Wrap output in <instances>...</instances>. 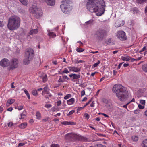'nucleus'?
Returning a JSON list of instances; mask_svg holds the SVG:
<instances>
[{
	"mask_svg": "<svg viewBox=\"0 0 147 147\" xmlns=\"http://www.w3.org/2000/svg\"><path fill=\"white\" fill-rule=\"evenodd\" d=\"M38 32V30L36 29H34L31 30L30 32V34L31 35H33L34 34H37Z\"/></svg>",
	"mask_w": 147,
	"mask_h": 147,
	"instance_id": "obj_21",
	"label": "nucleus"
},
{
	"mask_svg": "<svg viewBox=\"0 0 147 147\" xmlns=\"http://www.w3.org/2000/svg\"><path fill=\"white\" fill-rule=\"evenodd\" d=\"M69 76L71 78H72V79L71 80L73 82H75L74 80H77L80 78V74H71L69 75Z\"/></svg>",
	"mask_w": 147,
	"mask_h": 147,
	"instance_id": "obj_14",
	"label": "nucleus"
},
{
	"mask_svg": "<svg viewBox=\"0 0 147 147\" xmlns=\"http://www.w3.org/2000/svg\"><path fill=\"white\" fill-rule=\"evenodd\" d=\"M65 80L64 79L63 77H61V76H59V78L58 80V82H65Z\"/></svg>",
	"mask_w": 147,
	"mask_h": 147,
	"instance_id": "obj_30",
	"label": "nucleus"
},
{
	"mask_svg": "<svg viewBox=\"0 0 147 147\" xmlns=\"http://www.w3.org/2000/svg\"><path fill=\"white\" fill-rule=\"evenodd\" d=\"M60 8L62 12L66 14H69L72 9L71 6L72 2L71 0H63Z\"/></svg>",
	"mask_w": 147,
	"mask_h": 147,
	"instance_id": "obj_4",
	"label": "nucleus"
},
{
	"mask_svg": "<svg viewBox=\"0 0 147 147\" xmlns=\"http://www.w3.org/2000/svg\"><path fill=\"white\" fill-rule=\"evenodd\" d=\"M137 2L140 4H142L146 3L147 0H137Z\"/></svg>",
	"mask_w": 147,
	"mask_h": 147,
	"instance_id": "obj_25",
	"label": "nucleus"
},
{
	"mask_svg": "<svg viewBox=\"0 0 147 147\" xmlns=\"http://www.w3.org/2000/svg\"><path fill=\"white\" fill-rule=\"evenodd\" d=\"M138 107L140 109H143L144 107V106L141 105V104H139L138 105Z\"/></svg>",
	"mask_w": 147,
	"mask_h": 147,
	"instance_id": "obj_44",
	"label": "nucleus"
},
{
	"mask_svg": "<svg viewBox=\"0 0 147 147\" xmlns=\"http://www.w3.org/2000/svg\"><path fill=\"white\" fill-rule=\"evenodd\" d=\"M27 125V123L26 122L20 124L19 126L20 128L21 129H24L25 128Z\"/></svg>",
	"mask_w": 147,
	"mask_h": 147,
	"instance_id": "obj_20",
	"label": "nucleus"
},
{
	"mask_svg": "<svg viewBox=\"0 0 147 147\" xmlns=\"http://www.w3.org/2000/svg\"><path fill=\"white\" fill-rule=\"evenodd\" d=\"M94 20L92 19H91L89 21L86 22L85 24L87 25H90L92 24Z\"/></svg>",
	"mask_w": 147,
	"mask_h": 147,
	"instance_id": "obj_26",
	"label": "nucleus"
},
{
	"mask_svg": "<svg viewBox=\"0 0 147 147\" xmlns=\"http://www.w3.org/2000/svg\"><path fill=\"white\" fill-rule=\"evenodd\" d=\"M74 63L75 64H78L79 63H84L85 62V61L83 60H75L74 61Z\"/></svg>",
	"mask_w": 147,
	"mask_h": 147,
	"instance_id": "obj_37",
	"label": "nucleus"
},
{
	"mask_svg": "<svg viewBox=\"0 0 147 147\" xmlns=\"http://www.w3.org/2000/svg\"><path fill=\"white\" fill-rule=\"evenodd\" d=\"M3 25V22L0 21V26L1 27H3L4 26Z\"/></svg>",
	"mask_w": 147,
	"mask_h": 147,
	"instance_id": "obj_58",
	"label": "nucleus"
},
{
	"mask_svg": "<svg viewBox=\"0 0 147 147\" xmlns=\"http://www.w3.org/2000/svg\"><path fill=\"white\" fill-rule=\"evenodd\" d=\"M138 9L137 8H135L133 9V12L135 13H138Z\"/></svg>",
	"mask_w": 147,
	"mask_h": 147,
	"instance_id": "obj_53",
	"label": "nucleus"
},
{
	"mask_svg": "<svg viewBox=\"0 0 147 147\" xmlns=\"http://www.w3.org/2000/svg\"><path fill=\"white\" fill-rule=\"evenodd\" d=\"M85 92L84 90H83L81 91V96H82L84 95L85 94Z\"/></svg>",
	"mask_w": 147,
	"mask_h": 147,
	"instance_id": "obj_52",
	"label": "nucleus"
},
{
	"mask_svg": "<svg viewBox=\"0 0 147 147\" xmlns=\"http://www.w3.org/2000/svg\"><path fill=\"white\" fill-rule=\"evenodd\" d=\"M9 65V60L6 58H4L0 62V65L3 67L8 66Z\"/></svg>",
	"mask_w": 147,
	"mask_h": 147,
	"instance_id": "obj_10",
	"label": "nucleus"
},
{
	"mask_svg": "<svg viewBox=\"0 0 147 147\" xmlns=\"http://www.w3.org/2000/svg\"><path fill=\"white\" fill-rule=\"evenodd\" d=\"M123 63H120L119 64L118 67L117 68L118 69H119L121 67Z\"/></svg>",
	"mask_w": 147,
	"mask_h": 147,
	"instance_id": "obj_59",
	"label": "nucleus"
},
{
	"mask_svg": "<svg viewBox=\"0 0 147 147\" xmlns=\"http://www.w3.org/2000/svg\"><path fill=\"white\" fill-rule=\"evenodd\" d=\"M67 68L70 71L75 72H78L80 71L81 70L80 68H78L75 67H68Z\"/></svg>",
	"mask_w": 147,
	"mask_h": 147,
	"instance_id": "obj_11",
	"label": "nucleus"
},
{
	"mask_svg": "<svg viewBox=\"0 0 147 147\" xmlns=\"http://www.w3.org/2000/svg\"><path fill=\"white\" fill-rule=\"evenodd\" d=\"M143 70L145 72H147V64L144 65L142 67Z\"/></svg>",
	"mask_w": 147,
	"mask_h": 147,
	"instance_id": "obj_29",
	"label": "nucleus"
},
{
	"mask_svg": "<svg viewBox=\"0 0 147 147\" xmlns=\"http://www.w3.org/2000/svg\"><path fill=\"white\" fill-rule=\"evenodd\" d=\"M62 123L63 125H72L74 123L68 121H63Z\"/></svg>",
	"mask_w": 147,
	"mask_h": 147,
	"instance_id": "obj_28",
	"label": "nucleus"
},
{
	"mask_svg": "<svg viewBox=\"0 0 147 147\" xmlns=\"http://www.w3.org/2000/svg\"><path fill=\"white\" fill-rule=\"evenodd\" d=\"M61 103V100H59L57 102V105L58 106H59L60 105Z\"/></svg>",
	"mask_w": 147,
	"mask_h": 147,
	"instance_id": "obj_55",
	"label": "nucleus"
},
{
	"mask_svg": "<svg viewBox=\"0 0 147 147\" xmlns=\"http://www.w3.org/2000/svg\"><path fill=\"white\" fill-rule=\"evenodd\" d=\"M71 97V94H68L66 95L64 97V99L67 100Z\"/></svg>",
	"mask_w": 147,
	"mask_h": 147,
	"instance_id": "obj_34",
	"label": "nucleus"
},
{
	"mask_svg": "<svg viewBox=\"0 0 147 147\" xmlns=\"http://www.w3.org/2000/svg\"><path fill=\"white\" fill-rule=\"evenodd\" d=\"M95 147H106V146L101 144H97L96 146H95Z\"/></svg>",
	"mask_w": 147,
	"mask_h": 147,
	"instance_id": "obj_46",
	"label": "nucleus"
},
{
	"mask_svg": "<svg viewBox=\"0 0 147 147\" xmlns=\"http://www.w3.org/2000/svg\"><path fill=\"white\" fill-rule=\"evenodd\" d=\"M45 107L47 108H49L52 107V105L50 104H46L45 105Z\"/></svg>",
	"mask_w": 147,
	"mask_h": 147,
	"instance_id": "obj_45",
	"label": "nucleus"
},
{
	"mask_svg": "<svg viewBox=\"0 0 147 147\" xmlns=\"http://www.w3.org/2000/svg\"><path fill=\"white\" fill-rule=\"evenodd\" d=\"M36 118L38 119H40L41 117V115L39 111H37L36 113Z\"/></svg>",
	"mask_w": 147,
	"mask_h": 147,
	"instance_id": "obj_36",
	"label": "nucleus"
},
{
	"mask_svg": "<svg viewBox=\"0 0 147 147\" xmlns=\"http://www.w3.org/2000/svg\"><path fill=\"white\" fill-rule=\"evenodd\" d=\"M140 102L142 105L144 106L145 103V100H141L140 101Z\"/></svg>",
	"mask_w": 147,
	"mask_h": 147,
	"instance_id": "obj_42",
	"label": "nucleus"
},
{
	"mask_svg": "<svg viewBox=\"0 0 147 147\" xmlns=\"http://www.w3.org/2000/svg\"><path fill=\"white\" fill-rule=\"evenodd\" d=\"M49 90V89H48L47 87V86H45L44 87V91L42 92V94L43 95H45V91H47Z\"/></svg>",
	"mask_w": 147,
	"mask_h": 147,
	"instance_id": "obj_33",
	"label": "nucleus"
},
{
	"mask_svg": "<svg viewBox=\"0 0 147 147\" xmlns=\"http://www.w3.org/2000/svg\"><path fill=\"white\" fill-rule=\"evenodd\" d=\"M19 61L18 59L16 58L12 59L9 63L11 69L13 70L17 68L18 66Z\"/></svg>",
	"mask_w": 147,
	"mask_h": 147,
	"instance_id": "obj_8",
	"label": "nucleus"
},
{
	"mask_svg": "<svg viewBox=\"0 0 147 147\" xmlns=\"http://www.w3.org/2000/svg\"><path fill=\"white\" fill-rule=\"evenodd\" d=\"M75 112V111L74 110H71V111H70L69 112V113L68 114H67V115L68 116H69V115H72V114H73V113H74Z\"/></svg>",
	"mask_w": 147,
	"mask_h": 147,
	"instance_id": "obj_47",
	"label": "nucleus"
},
{
	"mask_svg": "<svg viewBox=\"0 0 147 147\" xmlns=\"http://www.w3.org/2000/svg\"><path fill=\"white\" fill-rule=\"evenodd\" d=\"M74 102L75 99L73 98L67 100V103L69 105H70L74 104Z\"/></svg>",
	"mask_w": 147,
	"mask_h": 147,
	"instance_id": "obj_19",
	"label": "nucleus"
},
{
	"mask_svg": "<svg viewBox=\"0 0 147 147\" xmlns=\"http://www.w3.org/2000/svg\"><path fill=\"white\" fill-rule=\"evenodd\" d=\"M78 138L79 140L82 142H86L88 141L87 138L82 136H78Z\"/></svg>",
	"mask_w": 147,
	"mask_h": 147,
	"instance_id": "obj_17",
	"label": "nucleus"
},
{
	"mask_svg": "<svg viewBox=\"0 0 147 147\" xmlns=\"http://www.w3.org/2000/svg\"><path fill=\"white\" fill-rule=\"evenodd\" d=\"M132 139L134 141H136L138 140V137L136 136H134L131 137Z\"/></svg>",
	"mask_w": 147,
	"mask_h": 147,
	"instance_id": "obj_35",
	"label": "nucleus"
},
{
	"mask_svg": "<svg viewBox=\"0 0 147 147\" xmlns=\"http://www.w3.org/2000/svg\"><path fill=\"white\" fill-rule=\"evenodd\" d=\"M20 2L24 5H26L27 4V0H19Z\"/></svg>",
	"mask_w": 147,
	"mask_h": 147,
	"instance_id": "obj_31",
	"label": "nucleus"
},
{
	"mask_svg": "<svg viewBox=\"0 0 147 147\" xmlns=\"http://www.w3.org/2000/svg\"><path fill=\"white\" fill-rule=\"evenodd\" d=\"M34 51L31 48H29L26 49L25 52V58L23 60V63L25 65H27L30 63L34 56Z\"/></svg>",
	"mask_w": 147,
	"mask_h": 147,
	"instance_id": "obj_5",
	"label": "nucleus"
},
{
	"mask_svg": "<svg viewBox=\"0 0 147 147\" xmlns=\"http://www.w3.org/2000/svg\"><path fill=\"white\" fill-rule=\"evenodd\" d=\"M13 125V123L11 122H9L7 124L8 126L9 127H11Z\"/></svg>",
	"mask_w": 147,
	"mask_h": 147,
	"instance_id": "obj_50",
	"label": "nucleus"
},
{
	"mask_svg": "<svg viewBox=\"0 0 147 147\" xmlns=\"http://www.w3.org/2000/svg\"><path fill=\"white\" fill-rule=\"evenodd\" d=\"M107 34V32L104 30L99 29L96 31L95 33L96 39L99 41H102Z\"/></svg>",
	"mask_w": 147,
	"mask_h": 147,
	"instance_id": "obj_6",
	"label": "nucleus"
},
{
	"mask_svg": "<svg viewBox=\"0 0 147 147\" xmlns=\"http://www.w3.org/2000/svg\"><path fill=\"white\" fill-rule=\"evenodd\" d=\"M134 113L136 114H138L139 113V111L137 110H135L134 111Z\"/></svg>",
	"mask_w": 147,
	"mask_h": 147,
	"instance_id": "obj_61",
	"label": "nucleus"
},
{
	"mask_svg": "<svg viewBox=\"0 0 147 147\" xmlns=\"http://www.w3.org/2000/svg\"><path fill=\"white\" fill-rule=\"evenodd\" d=\"M41 78L42 79L44 82H45L47 80V75L46 74L44 75Z\"/></svg>",
	"mask_w": 147,
	"mask_h": 147,
	"instance_id": "obj_24",
	"label": "nucleus"
},
{
	"mask_svg": "<svg viewBox=\"0 0 147 147\" xmlns=\"http://www.w3.org/2000/svg\"><path fill=\"white\" fill-rule=\"evenodd\" d=\"M100 63V61L99 60H98V62L93 65V66L94 67H96Z\"/></svg>",
	"mask_w": 147,
	"mask_h": 147,
	"instance_id": "obj_41",
	"label": "nucleus"
},
{
	"mask_svg": "<svg viewBox=\"0 0 147 147\" xmlns=\"http://www.w3.org/2000/svg\"><path fill=\"white\" fill-rule=\"evenodd\" d=\"M76 135L72 133H70L67 134L65 136V138L66 139H74L76 137Z\"/></svg>",
	"mask_w": 147,
	"mask_h": 147,
	"instance_id": "obj_13",
	"label": "nucleus"
},
{
	"mask_svg": "<svg viewBox=\"0 0 147 147\" xmlns=\"http://www.w3.org/2000/svg\"><path fill=\"white\" fill-rule=\"evenodd\" d=\"M48 34L50 37H55L56 36V35L55 33L50 31H48Z\"/></svg>",
	"mask_w": 147,
	"mask_h": 147,
	"instance_id": "obj_22",
	"label": "nucleus"
},
{
	"mask_svg": "<svg viewBox=\"0 0 147 147\" xmlns=\"http://www.w3.org/2000/svg\"><path fill=\"white\" fill-rule=\"evenodd\" d=\"M91 100H89V101L88 102H87L86 103V104L84 105V107L87 106L91 102Z\"/></svg>",
	"mask_w": 147,
	"mask_h": 147,
	"instance_id": "obj_60",
	"label": "nucleus"
},
{
	"mask_svg": "<svg viewBox=\"0 0 147 147\" xmlns=\"http://www.w3.org/2000/svg\"><path fill=\"white\" fill-rule=\"evenodd\" d=\"M103 0H88L86 7L91 12H95L98 16L104 13L106 6Z\"/></svg>",
	"mask_w": 147,
	"mask_h": 147,
	"instance_id": "obj_1",
	"label": "nucleus"
},
{
	"mask_svg": "<svg viewBox=\"0 0 147 147\" xmlns=\"http://www.w3.org/2000/svg\"><path fill=\"white\" fill-rule=\"evenodd\" d=\"M15 100L14 99H9L6 103V105L7 107L9 106L11 104L14 102Z\"/></svg>",
	"mask_w": 147,
	"mask_h": 147,
	"instance_id": "obj_18",
	"label": "nucleus"
},
{
	"mask_svg": "<svg viewBox=\"0 0 147 147\" xmlns=\"http://www.w3.org/2000/svg\"><path fill=\"white\" fill-rule=\"evenodd\" d=\"M112 42V40L111 39H109L107 41V43L108 44H109L111 43Z\"/></svg>",
	"mask_w": 147,
	"mask_h": 147,
	"instance_id": "obj_54",
	"label": "nucleus"
},
{
	"mask_svg": "<svg viewBox=\"0 0 147 147\" xmlns=\"http://www.w3.org/2000/svg\"><path fill=\"white\" fill-rule=\"evenodd\" d=\"M84 50V49L82 48H77L76 49V51L78 52H82Z\"/></svg>",
	"mask_w": 147,
	"mask_h": 147,
	"instance_id": "obj_38",
	"label": "nucleus"
},
{
	"mask_svg": "<svg viewBox=\"0 0 147 147\" xmlns=\"http://www.w3.org/2000/svg\"><path fill=\"white\" fill-rule=\"evenodd\" d=\"M20 18L16 16H11L9 18L7 24V28L11 30H14L18 29L20 26Z\"/></svg>",
	"mask_w": 147,
	"mask_h": 147,
	"instance_id": "obj_3",
	"label": "nucleus"
},
{
	"mask_svg": "<svg viewBox=\"0 0 147 147\" xmlns=\"http://www.w3.org/2000/svg\"><path fill=\"white\" fill-rule=\"evenodd\" d=\"M117 36L121 40H125L127 38L125 32L122 31H118Z\"/></svg>",
	"mask_w": 147,
	"mask_h": 147,
	"instance_id": "obj_9",
	"label": "nucleus"
},
{
	"mask_svg": "<svg viewBox=\"0 0 147 147\" xmlns=\"http://www.w3.org/2000/svg\"><path fill=\"white\" fill-rule=\"evenodd\" d=\"M144 115L147 117V110L144 112Z\"/></svg>",
	"mask_w": 147,
	"mask_h": 147,
	"instance_id": "obj_63",
	"label": "nucleus"
},
{
	"mask_svg": "<svg viewBox=\"0 0 147 147\" xmlns=\"http://www.w3.org/2000/svg\"><path fill=\"white\" fill-rule=\"evenodd\" d=\"M84 116L85 117V118L87 119H89L90 117L89 115L87 113H85L84 115Z\"/></svg>",
	"mask_w": 147,
	"mask_h": 147,
	"instance_id": "obj_48",
	"label": "nucleus"
},
{
	"mask_svg": "<svg viewBox=\"0 0 147 147\" xmlns=\"http://www.w3.org/2000/svg\"><path fill=\"white\" fill-rule=\"evenodd\" d=\"M24 145H25V144L23 143H20L18 144V147L21 146H23Z\"/></svg>",
	"mask_w": 147,
	"mask_h": 147,
	"instance_id": "obj_57",
	"label": "nucleus"
},
{
	"mask_svg": "<svg viewBox=\"0 0 147 147\" xmlns=\"http://www.w3.org/2000/svg\"><path fill=\"white\" fill-rule=\"evenodd\" d=\"M144 51H145V53H147V49L145 46L143 47L142 49L140 51L139 53H141V52Z\"/></svg>",
	"mask_w": 147,
	"mask_h": 147,
	"instance_id": "obj_32",
	"label": "nucleus"
},
{
	"mask_svg": "<svg viewBox=\"0 0 147 147\" xmlns=\"http://www.w3.org/2000/svg\"><path fill=\"white\" fill-rule=\"evenodd\" d=\"M45 1L49 5L53 6L55 4V0H45Z\"/></svg>",
	"mask_w": 147,
	"mask_h": 147,
	"instance_id": "obj_15",
	"label": "nucleus"
},
{
	"mask_svg": "<svg viewBox=\"0 0 147 147\" xmlns=\"http://www.w3.org/2000/svg\"><path fill=\"white\" fill-rule=\"evenodd\" d=\"M62 73L67 74L69 73V72L66 68H65L64 69V70L62 71Z\"/></svg>",
	"mask_w": 147,
	"mask_h": 147,
	"instance_id": "obj_43",
	"label": "nucleus"
},
{
	"mask_svg": "<svg viewBox=\"0 0 147 147\" xmlns=\"http://www.w3.org/2000/svg\"><path fill=\"white\" fill-rule=\"evenodd\" d=\"M32 93L33 95L34 96H36L37 95V92L36 90H33L32 91Z\"/></svg>",
	"mask_w": 147,
	"mask_h": 147,
	"instance_id": "obj_40",
	"label": "nucleus"
},
{
	"mask_svg": "<svg viewBox=\"0 0 147 147\" xmlns=\"http://www.w3.org/2000/svg\"><path fill=\"white\" fill-rule=\"evenodd\" d=\"M45 98H49V97H48V96L49 97H51L52 96V95L50 93H49V94H47V95H44Z\"/></svg>",
	"mask_w": 147,
	"mask_h": 147,
	"instance_id": "obj_49",
	"label": "nucleus"
},
{
	"mask_svg": "<svg viewBox=\"0 0 147 147\" xmlns=\"http://www.w3.org/2000/svg\"><path fill=\"white\" fill-rule=\"evenodd\" d=\"M29 10L30 12L34 14L35 16L37 18H39L42 15V11L36 6H33L30 7Z\"/></svg>",
	"mask_w": 147,
	"mask_h": 147,
	"instance_id": "obj_7",
	"label": "nucleus"
},
{
	"mask_svg": "<svg viewBox=\"0 0 147 147\" xmlns=\"http://www.w3.org/2000/svg\"><path fill=\"white\" fill-rule=\"evenodd\" d=\"M24 91L25 93L27 96L28 99H30V97L28 92L26 89H24Z\"/></svg>",
	"mask_w": 147,
	"mask_h": 147,
	"instance_id": "obj_27",
	"label": "nucleus"
},
{
	"mask_svg": "<svg viewBox=\"0 0 147 147\" xmlns=\"http://www.w3.org/2000/svg\"><path fill=\"white\" fill-rule=\"evenodd\" d=\"M113 93L121 101L126 100L128 98V92L127 88L120 84L114 85L112 88Z\"/></svg>",
	"mask_w": 147,
	"mask_h": 147,
	"instance_id": "obj_2",
	"label": "nucleus"
},
{
	"mask_svg": "<svg viewBox=\"0 0 147 147\" xmlns=\"http://www.w3.org/2000/svg\"><path fill=\"white\" fill-rule=\"evenodd\" d=\"M125 23L124 21L121 20H117L115 22V27H118L123 26Z\"/></svg>",
	"mask_w": 147,
	"mask_h": 147,
	"instance_id": "obj_12",
	"label": "nucleus"
},
{
	"mask_svg": "<svg viewBox=\"0 0 147 147\" xmlns=\"http://www.w3.org/2000/svg\"><path fill=\"white\" fill-rule=\"evenodd\" d=\"M62 77L64 80L65 79H67V80H68L69 79V78L66 75H63L62 76Z\"/></svg>",
	"mask_w": 147,
	"mask_h": 147,
	"instance_id": "obj_56",
	"label": "nucleus"
},
{
	"mask_svg": "<svg viewBox=\"0 0 147 147\" xmlns=\"http://www.w3.org/2000/svg\"><path fill=\"white\" fill-rule=\"evenodd\" d=\"M121 59L123 61H127L130 60L131 57L129 56L124 55L123 56H121Z\"/></svg>",
	"mask_w": 147,
	"mask_h": 147,
	"instance_id": "obj_16",
	"label": "nucleus"
},
{
	"mask_svg": "<svg viewBox=\"0 0 147 147\" xmlns=\"http://www.w3.org/2000/svg\"><path fill=\"white\" fill-rule=\"evenodd\" d=\"M13 110V108L12 107H10L7 109V111H11Z\"/></svg>",
	"mask_w": 147,
	"mask_h": 147,
	"instance_id": "obj_62",
	"label": "nucleus"
},
{
	"mask_svg": "<svg viewBox=\"0 0 147 147\" xmlns=\"http://www.w3.org/2000/svg\"><path fill=\"white\" fill-rule=\"evenodd\" d=\"M51 147H59V146L58 145L54 144L51 145Z\"/></svg>",
	"mask_w": 147,
	"mask_h": 147,
	"instance_id": "obj_51",
	"label": "nucleus"
},
{
	"mask_svg": "<svg viewBox=\"0 0 147 147\" xmlns=\"http://www.w3.org/2000/svg\"><path fill=\"white\" fill-rule=\"evenodd\" d=\"M142 147H147V139L144 140L142 143Z\"/></svg>",
	"mask_w": 147,
	"mask_h": 147,
	"instance_id": "obj_23",
	"label": "nucleus"
},
{
	"mask_svg": "<svg viewBox=\"0 0 147 147\" xmlns=\"http://www.w3.org/2000/svg\"><path fill=\"white\" fill-rule=\"evenodd\" d=\"M56 109L55 108V107H53L51 109L52 111L53 112L56 111Z\"/></svg>",
	"mask_w": 147,
	"mask_h": 147,
	"instance_id": "obj_64",
	"label": "nucleus"
},
{
	"mask_svg": "<svg viewBox=\"0 0 147 147\" xmlns=\"http://www.w3.org/2000/svg\"><path fill=\"white\" fill-rule=\"evenodd\" d=\"M23 107L22 106L18 105L15 108L18 109L19 110H21L23 109Z\"/></svg>",
	"mask_w": 147,
	"mask_h": 147,
	"instance_id": "obj_39",
	"label": "nucleus"
}]
</instances>
